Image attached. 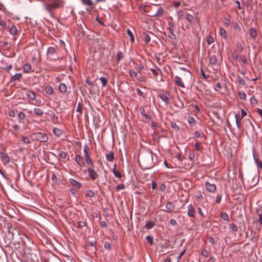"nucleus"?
I'll return each mask as SVG.
<instances>
[{
    "mask_svg": "<svg viewBox=\"0 0 262 262\" xmlns=\"http://www.w3.org/2000/svg\"><path fill=\"white\" fill-rule=\"evenodd\" d=\"M221 217L224 221H228L229 220L228 215L226 212H222Z\"/></svg>",
    "mask_w": 262,
    "mask_h": 262,
    "instance_id": "nucleus-34",
    "label": "nucleus"
},
{
    "mask_svg": "<svg viewBox=\"0 0 262 262\" xmlns=\"http://www.w3.org/2000/svg\"><path fill=\"white\" fill-rule=\"evenodd\" d=\"M166 209H167V210L166 211V212H171L173 211V210L174 209V208H175V206L173 204L172 202H168L166 204Z\"/></svg>",
    "mask_w": 262,
    "mask_h": 262,
    "instance_id": "nucleus-14",
    "label": "nucleus"
},
{
    "mask_svg": "<svg viewBox=\"0 0 262 262\" xmlns=\"http://www.w3.org/2000/svg\"><path fill=\"white\" fill-rule=\"evenodd\" d=\"M151 71L152 73V74L155 76H157L158 75V72L157 70L154 69H151Z\"/></svg>",
    "mask_w": 262,
    "mask_h": 262,
    "instance_id": "nucleus-64",
    "label": "nucleus"
},
{
    "mask_svg": "<svg viewBox=\"0 0 262 262\" xmlns=\"http://www.w3.org/2000/svg\"><path fill=\"white\" fill-rule=\"evenodd\" d=\"M159 96L165 104H168L169 103L170 95L168 92H162L159 94Z\"/></svg>",
    "mask_w": 262,
    "mask_h": 262,
    "instance_id": "nucleus-3",
    "label": "nucleus"
},
{
    "mask_svg": "<svg viewBox=\"0 0 262 262\" xmlns=\"http://www.w3.org/2000/svg\"><path fill=\"white\" fill-rule=\"evenodd\" d=\"M93 167V166L91 165V166L89 167L88 168V172L90 178L93 180H95L98 177V174L97 173V171L94 170Z\"/></svg>",
    "mask_w": 262,
    "mask_h": 262,
    "instance_id": "nucleus-4",
    "label": "nucleus"
},
{
    "mask_svg": "<svg viewBox=\"0 0 262 262\" xmlns=\"http://www.w3.org/2000/svg\"><path fill=\"white\" fill-rule=\"evenodd\" d=\"M129 75L132 78L138 79L140 82L143 81V78L142 77H138L137 72L134 70H130Z\"/></svg>",
    "mask_w": 262,
    "mask_h": 262,
    "instance_id": "nucleus-10",
    "label": "nucleus"
},
{
    "mask_svg": "<svg viewBox=\"0 0 262 262\" xmlns=\"http://www.w3.org/2000/svg\"><path fill=\"white\" fill-rule=\"evenodd\" d=\"M89 150V148L88 147V146H85L84 147V149H83V158L84 159V161H85V162L88 164L92 166H94L93 162L89 155V153H88Z\"/></svg>",
    "mask_w": 262,
    "mask_h": 262,
    "instance_id": "nucleus-2",
    "label": "nucleus"
},
{
    "mask_svg": "<svg viewBox=\"0 0 262 262\" xmlns=\"http://www.w3.org/2000/svg\"><path fill=\"white\" fill-rule=\"evenodd\" d=\"M177 13L179 19H183L185 18L183 11L182 10L177 11Z\"/></svg>",
    "mask_w": 262,
    "mask_h": 262,
    "instance_id": "nucleus-29",
    "label": "nucleus"
},
{
    "mask_svg": "<svg viewBox=\"0 0 262 262\" xmlns=\"http://www.w3.org/2000/svg\"><path fill=\"white\" fill-rule=\"evenodd\" d=\"M21 73H17L13 76L11 78V81H14L17 80H19L21 77Z\"/></svg>",
    "mask_w": 262,
    "mask_h": 262,
    "instance_id": "nucleus-28",
    "label": "nucleus"
},
{
    "mask_svg": "<svg viewBox=\"0 0 262 262\" xmlns=\"http://www.w3.org/2000/svg\"><path fill=\"white\" fill-rule=\"evenodd\" d=\"M1 159L4 164H7L10 162V159L7 154L1 153Z\"/></svg>",
    "mask_w": 262,
    "mask_h": 262,
    "instance_id": "nucleus-9",
    "label": "nucleus"
},
{
    "mask_svg": "<svg viewBox=\"0 0 262 262\" xmlns=\"http://www.w3.org/2000/svg\"><path fill=\"white\" fill-rule=\"evenodd\" d=\"M222 88V85L220 82H217L215 84V89L216 91L220 90Z\"/></svg>",
    "mask_w": 262,
    "mask_h": 262,
    "instance_id": "nucleus-57",
    "label": "nucleus"
},
{
    "mask_svg": "<svg viewBox=\"0 0 262 262\" xmlns=\"http://www.w3.org/2000/svg\"><path fill=\"white\" fill-rule=\"evenodd\" d=\"M206 42L208 45H210L214 42V39L211 36H208L206 38Z\"/></svg>",
    "mask_w": 262,
    "mask_h": 262,
    "instance_id": "nucleus-41",
    "label": "nucleus"
},
{
    "mask_svg": "<svg viewBox=\"0 0 262 262\" xmlns=\"http://www.w3.org/2000/svg\"><path fill=\"white\" fill-rule=\"evenodd\" d=\"M124 188V186L123 184H119L116 186V190H117L123 189Z\"/></svg>",
    "mask_w": 262,
    "mask_h": 262,
    "instance_id": "nucleus-55",
    "label": "nucleus"
},
{
    "mask_svg": "<svg viewBox=\"0 0 262 262\" xmlns=\"http://www.w3.org/2000/svg\"><path fill=\"white\" fill-rule=\"evenodd\" d=\"M208 56L209 57V62L212 65L216 64L217 59L215 55L211 54L210 52L208 53Z\"/></svg>",
    "mask_w": 262,
    "mask_h": 262,
    "instance_id": "nucleus-11",
    "label": "nucleus"
},
{
    "mask_svg": "<svg viewBox=\"0 0 262 262\" xmlns=\"http://www.w3.org/2000/svg\"><path fill=\"white\" fill-rule=\"evenodd\" d=\"M8 115L10 117H15V111L14 110H10L8 112Z\"/></svg>",
    "mask_w": 262,
    "mask_h": 262,
    "instance_id": "nucleus-53",
    "label": "nucleus"
},
{
    "mask_svg": "<svg viewBox=\"0 0 262 262\" xmlns=\"http://www.w3.org/2000/svg\"><path fill=\"white\" fill-rule=\"evenodd\" d=\"M100 80L101 81L102 83V85L103 87H104L106 85L107 83V80L106 78L105 77H101L100 78Z\"/></svg>",
    "mask_w": 262,
    "mask_h": 262,
    "instance_id": "nucleus-40",
    "label": "nucleus"
},
{
    "mask_svg": "<svg viewBox=\"0 0 262 262\" xmlns=\"http://www.w3.org/2000/svg\"><path fill=\"white\" fill-rule=\"evenodd\" d=\"M53 134L57 137H59L62 134V131L57 128H54L53 130Z\"/></svg>",
    "mask_w": 262,
    "mask_h": 262,
    "instance_id": "nucleus-27",
    "label": "nucleus"
},
{
    "mask_svg": "<svg viewBox=\"0 0 262 262\" xmlns=\"http://www.w3.org/2000/svg\"><path fill=\"white\" fill-rule=\"evenodd\" d=\"M23 70L25 73H29L33 71H31V66L29 63H26L23 65Z\"/></svg>",
    "mask_w": 262,
    "mask_h": 262,
    "instance_id": "nucleus-17",
    "label": "nucleus"
},
{
    "mask_svg": "<svg viewBox=\"0 0 262 262\" xmlns=\"http://www.w3.org/2000/svg\"><path fill=\"white\" fill-rule=\"evenodd\" d=\"M0 26L3 28H5L6 27V23L4 20H0Z\"/></svg>",
    "mask_w": 262,
    "mask_h": 262,
    "instance_id": "nucleus-59",
    "label": "nucleus"
},
{
    "mask_svg": "<svg viewBox=\"0 0 262 262\" xmlns=\"http://www.w3.org/2000/svg\"><path fill=\"white\" fill-rule=\"evenodd\" d=\"M127 33L128 36L130 37V40L132 42H134V35H133V33H132V32L129 29H127Z\"/></svg>",
    "mask_w": 262,
    "mask_h": 262,
    "instance_id": "nucleus-36",
    "label": "nucleus"
},
{
    "mask_svg": "<svg viewBox=\"0 0 262 262\" xmlns=\"http://www.w3.org/2000/svg\"><path fill=\"white\" fill-rule=\"evenodd\" d=\"M26 96L31 100H34L36 98V95L33 91H28L26 93Z\"/></svg>",
    "mask_w": 262,
    "mask_h": 262,
    "instance_id": "nucleus-15",
    "label": "nucleus"
},
{
    "mask_svg": "<svg viewBox=\"0 0 262 262\" xmlns=\"http://www.w3.org/2000/svg\"><path fill=\"white\" fill-rule=\"evenodd\" d=\"M229 227H230L231 230L233 232H235L237 230V227L234 223L230 224Z\"/></svg>",
    "mask_w": 262,
    "mask_h": 262,
    "instance_id": "nucleus-39",
    "label": "nucleus"
},
{
    "mask_svg": "<svg viewBox=\"0 0 262 262\" xmlns=\"http://www.w3.org/2000/svg\"><path fill=\"white\" fill-rule=\"evenodd\" d=\"M155 226V223L152 221H148L145 225V227L147 229H151Z\"/></svg>",
    "mask_w": 262,
    "mask_h": 262,
    "instance_id": "nucleus-30",
    "label": "nucleus"
},
{
    "mask_svg": "<svg viewBox=\"0 0 262 262\" xmlns=\"http://www.w3.org/2000/svg\"><path fill=\"white\" fill-rule=\"evenodd\" d=\"M187 215L192 218H195V209L192 204H189L187 207Z\"/></svg>",
    "mask_w": 262,
    "mask_h": 262,
    "instance_id": "nucleus-6",
    "label": "nucleus"
},
{
    "mask_svg": "<svg viewBox=\"0 0 262 262\" xmlns=\"http://www.w3.org/2000/svg\"><path fill=\"white\" fill-rule=\"evenodd\" d=\"M185 18H186V19L190 23H192V21L193 19V16L189 13H187L186 15Z\"/></svg>",
    "mask_w": 262,
    "mask_h": 262,
    "instance_id": "nucleus-35",
    "label": "nucleus"
},
{
    "mask_svg": "<svg viewBox=\"0 0 262 262\" xmlns=\"http://www.w3.org/2000/svg\"><path fill=\"white\" fill-rule=\"evenodd\" d=\"M257 166L258 168H262V163L258 160L256 161Z\"/></svg>",
    "mask_w": 262,
    "mask_h": 262,
    "instance_id": "nucleus-63",
    "label": "nucleus"
},
{
    "mask_svg": "<svg viewBox=\"0 0 262 262\" xmlns=\"http://www.w3.org/2000/svg\"><path fill=\"white\" fill-rule=\"evenodd\" d=\"M57 49L53 47H49L48 49L47 53L48 56L53 55L57 53Z\"/></svg>",
    "mask_w": 262,
    "mask_h": 262,
    "instance_id": "nucleus-20",
    "label": "nucleus"
},
{
    "mask_svg": "<svg viewBox=\"0 0 262 262\" xmlns=\"http://www.w3.org/2000/svg\"><path fill=\"white\" fill-rule=\"evenodd\" d=\"M201 255L204 257H207L209 255L208 251L206 249H203L201 251Z\"/></svg>",
    "mask_w": 262,
    "mask_h": 262,
    "instance_id": "nucleus-43",
    "label": "nucleus"
},
{
    "mask_svg": "<svg viewBox=\"0 0 262 262\" xmlns=\"http://www.w3.org/2000/svg\"><path fill=\"white\" fill-rule=\"evenodd\" d=\"M195 154L194 152L192 151H190L188 152V158L190 160L193 161L195 158Z\"/></svg>",
    "mask_w": 262,
    "mask_h": 262,
    "instance_id": "nucleus-37",
    "label": "nucleus"
},
{
    "mask_svg": "<svg viewBox=\"0 0 262 262\" xmlns=\"http://www.w3.org/2000/svg\"><path fill=\"white\" fill-rule=\"evenodd\" d=\"M250 36L253 38H255L257 36V32L254 28H251L250 29Z\"/></svg>",
    "mask_w": 262,
    "mask_h": 262,
    "instance_id": "nucleus-32",
    "label": "nucleus"
},
{
    "mask_svg": "<svg viewBox=\"0 0 262 262\" xmlns=\"http://www.w3.org/2000/svg\"><path fill=\"white\" fill-rule=\"evenodd\" d=\"M170 223L172 226H176L177 225V223L176 221L174 219H171L170 220Z\"/></svg>",
    "mask_w": 262,
    "mask_h": 262,
    "instance_id": "nucleus-62",
    "label": "nucleus"
},
{
    "mask_svg": "<svg viewBox=\"0 0 262 262\" xmlns=\"http://www.w3.org/2000/svg\"><path fill=\"white\" fill-rule=\"evenodd\" d=\"M175 83L179 86L185 88L184 83L182 81V78L178 76H176L174 78Z\"/></svg>",
    "mask_w": 262,
    "mask_h": 262,
    "instance_id": "nucleus-13",
    "label": "nucleus"
},
{
    "mask_svg": "<svg viewBox=\"0 0 262 262\" xmlns=\"http://www.w3.org/2000/svg\"><path fill=\"white\" fill-rule=\"evenodd\" d=\"M83 5L89 7L90 9H92L93 2L91 0H82Z\"/></svg>",
    "mask_w": 262,
    "mask_h": 262,
    "instance_id": "nucleus-25",
    "label": "nucleus"
},
{
    "mask_svg": "<svg viewBox=\"0 0 262 262\" xmlns=\"http://www.w3.org/2000/svg\"><path fill=\"white\" fill-rule=\"evenodd\" d=\"M258 222L262 225V212L258 214Z\"/></svg>",
    "mask_w": 262,
    "mask_h": 262,
    "instance_id": "nucleus-61",
    "label": "nucleus"
},
{
    "mask_svg": "<svg viewBox=\"0 0 262 262\" xmlns=\"http://www.w3.org/2000/svg\"><path fill=\"white\" fill-rule=\"evenodd\" d=\"M239 96L241 99H244L246 98V94L244 92H240L239 93Z\"/></svg>",
    "mask_w": 262,
    "mask_h": 262,
    "instance_id": "nucleus-58",
    "label": "nucleus"
},
{
    "mask_svg": "<svg viewBox=\"0 0 262 262\" xmlns=\"http://www.w3.org/2000/svg\"><path fill=\"white\" fill-rule=\"evenodd\" d=\"M113 173L114 174V175L117 177V178H121V177H122V175L121 174V173L119 172V171L118 170H116L115 168L113 169Z\"/></svg>",
    "mask_w": 262,
    "mask_h": 262,
    "instance_id": "nucleus-42",
    "label": "nucleus"
},
{
    "mask_svg": "<svg viewBox=\"0 0 262 262\" xmlns=\"http://www.w3.org/2000/svg\"><path fill=\"white\" fill-rule=\"evenodd\" d=\"M123 58V53L119 51L117 53V60L119 62V61H120L121 59H122Z\"/></svg>",
    "mask_w": 262,
    "mask_h": 262,
    "instance_id": "nucleus-45",
    "label": "nucleus"
},
{
    "mask_svg": "<svg viewBox=\"0 0 262 262\" xmlns=\"http://www.w3.org/2000/svg\"><path fill=\"white\" fill-rule=\"evenodd\" d=\"M136 92H137V94L139 96H141L142 97H144V93L142 91H141L139 89H136Z\"/></svg>",
    "mask_w": 262,
    "mask_h": 262,
    "instance_id": "nucleus-48",
    "label": "nucleus"
},
{
    "mask_svg": "<svg viewBox=\"0 0 262 262\" xmlns=\"http://www.w3.org/2000/svg\"><path fill=\"white\" fill-rule=\"evenodd\" d=\"M146 238L149 244L151 245L152 244V237L151 236L148 235L146 236Z\"/></svg>",
    "mask_w": 262,
    "mask_h": 262,
    "instance_id": "nucleus-51",
    "label": "nucleus"
},
{
    "mask_svg": "<svg viewBox=\"0 0 262 262\" xmlns=\"http://www.w3.org/2000/svg\"><path fill=\"white\" fill-rule=\"evenodd\" d=\"M75 161L77 164L81 167H83L85 165V163L84 161V159L82 157L80 156L79 155H76L75 158Z\"/></svg>",
    "mask_w": 262,
    "mask_h": 262,
    "instance_id": "nucleus-7",
    "label": "nucleus"
},
{
    "mask_svg": "<svg viewBox=\"0 0 262 262\" xmlns=\"http://www.w3.org/2000/svg\"><path fill=\"white\" fill-rule=\"evenodd\" d=\"M168 36L171 39H174L176 38V35L173 33V29L171 28H168Z\"/></svg>",
    "mask_w": 262,
    "mask_h": 262,
    "instance_id": "nucleus-22",
    "label": "nucleus"
},
{
    "mask_svg": "<svg viewBox=\"0 0 262 262\" xmlns=\"http://www.w3.org/2000/svg\"><path fill=\"white\" fill-rule=\"evenodd\" d=\"M78 226L79 227H84L86 226V223L83 221H79L78 222Z\"/></svg>",
    "mask_w": 262,
    "mask_h": 262,
    "instance_id": "nucleus-50",
    "label": "nucleus"
},
{
    "mask_svg": "<svg viewBox=\"0 0 262 262\" xmlns=\"http://www.w3.org/2000/svg\"><path fill=\"white\" fill-rule=\"evenodd\" d=\"M86 195L89 196V197H91H91L94 196V193L92 190H88L86 191Z\"/></svg>",
    "mask_w": 262,
    "mask_h": 262,
    "instance_id": "nucleus-46",
    "label": "nucleus"
},
{
    "mask_svg": "<svg viewBox=\"0 0 262 262\" xmlns=\"http://www.w3.org/2000/svg\"><path fill=\"white\" fill-rule=\"evenodd\" d=\"M106 159L108 161L112 162L114 159L113 152L111 151L109 153L106 154Z\"/></svg>",
    "mask_w": 262,
    "mask_h": 262,
    "instance_id": "nucleus-24",
    "label": "nucleus"
},
{
    "mask_svg": "<svg viewBox=\"0 0 262 262\" xmlns=\"http://www.w3.org/2000/svg\"><path fill=\"white\" fill-rule=\"evenodd\" d=\"M18 117L20 120H23L25 119L26 115L24 113L20 112H19V113L18 114Z\"/></svg>",
    "mask_w": 262,
    "mask_h": 262,
    "instance_id": "nucleus-44",
    "label": "nucleus"
},
{
    "mask_svg": "<svg viewBox=\"0 0 262 262\" xmlns=\"http://www.w3.org/2000/svg\"><path fill=\"white\" fill-rule=\"evenodd\" d=\"M104 248L107 250H110L111 249V246L109 242H105L104 243Z\"/></svg>",
    "mask_w": 262,
    "mask_h": 262,
    "instance_id": "nucleus-52",
    "label": "nucleus"
},
{
    "mask_svg": "<svg viewBox=\"0 0 262 262\" xmlns=\"http://www.w3.org/2000/svg\"><path fill=\"white\" fill-rule=\"evenodd\" d=\"M165 188H166V186L164 184L162 183L160 185V190H161L162 191H164L165 189Z\"/></svg>",
    "mask_w": 262,
    "mask_h": 262,
    "instance_id": "nucleus-60",
    "label": "nucleus"
},
{
    "mask_svg": "<svg viewBox=\"0 0 262 262\" xmlns=\"http://www.w3.org/2000/svg\"><path fill=\"white\" fill-rule=\"evenodd\" d=\"M197 210L199 214L201 216V217L203 218L205 216L203 212L202 211V210L200 207H198Z\"/></svg>",
    "mask_w": 262,
    "mask_h": 262,
    "instance_id": "nucleus-49",
    "label": "nucleus"
},
{
    "mask_svg": "<svg viewBox=\"0 0 262 262\" xmlns=\"http://www.w3.org/2000/svg\"><path fill=\"white\" fill-rule=\"evenodd\" d=\"M10 32L12 35L16 34V33L17 32V28H16V27L14 26V25L12 26V27H11L10 30Z\"/></svg>",
    "mask_w": 262,
    "mask_h": 262,
    "instance_id": "nucleus-33",
    "label": "nucleus"
},
{
    "mask_svg": "<svg viewBox=\"0 0 262 262\" xmlns=\"http://www.w3.org/2000/svg\"><path fill=\"white\" fill-rule=\"evenodd\" d=\"M36 138L38 141L42 142H46L48 140L47 134L43 133H37L36 134Z\"/></svg>",
    "mask_w": 262,
    "mask_h": 262,
    "instance_id": "nucleus-5",
    "label": "nucleus"
},
{
    "mask_svg": "<svg viewBox=\"0 0 262 262\" xmlns=\"http://www.w3.org/2000/svg\"><path fill=\"white\" fill-rule=\"evenodd\" d=\"M241 59L243 62V65H246L247 64V60L245 56H243L241 58Z\"/></svg>",
    "mask_w": 262,
    "mask_h": 262,
    "instance_id": "nucleus-54",
    "label": "nucleus"
},
{
    "mask_svg": "<svg viewBox=\"0 0 262 262\" xmlns=\"http://www.w3.org/2000/svg\"><path fill=\"white\" fill-rule=\"evenodd\" d=\"M69 181L70 184L76 188H80L82 186V184L80 183L77 182L74 179L71 178Z\"/></svg>",
    "mask_w": 262,
    "mask_h": 262,
    "instance_id": "nucleus-12",
    "label": "nucleus"
},
{
    "mask_svg": "<svg viewBox=\"0 0 262 262\" xmlns=\"http://www.w3.org/2000/svg\"><path fill=\"white\" fill-rule=\"evenodd\" d=\"M21 141L23 142H24L25 143H27V144H29L30 142L29 138L28 137H25V136H22L21 137Z\"/></svg>",
    "mask_w": 262,
    "mask_h": 262,
    "instance_id": "nucleus-38",
    "label": "nucleus"
},
{
    "mask_svg": "<svg viewBox=\"0 0 262 262\" xmlns=\"http://www.w3.org/2000/svg\"><path fill=\"white\" fill-rule=\"evenodd\" d=\"M59 157L62 159H65L67 157V154L63 151H61L59 154Z\"/></svg>",
    "mask_w": 262,
    "mask_h": 262,
    "instance_id": "nucleus-47",
    "label": "nucleus"
},
{
    "mask_svg": "<svg viewBox=\"0 0 262 262\" xmlns=\"http://www.w3.org/2000/svg\"><path fill=\"white\" fill-rule=\"evenodd\" d=\"M141 38L146 43H148L150 40L149 35L146 33H143L141 35Z\"/></svg>",
    "mask_w": 262,
    "mask_h": 262,
    "instance_id": "nucleus-18",
    "label": "nucleus"
},
{
    "mask_svg": "<svg viewBox=\"0 0 262 262\" xmlns=\"http://www.w3.org/2000/svg\"><path fill=\"white\" fill-rule=\"evenodd\" d=\"M235 118L236 125L238 128H241V119H242L241 118L239 119V118H240L239 114H236L235 115Z\"/></svg>",
    "mask_w": 262,
    "mask_h": 262,
    "instance_id": "nucleus-26",
    "label": "nucleus"
},
{
    "mask_svg": "<svg viewBox=\"0 0 262 262\" xmlns=\"http://www.w3.org/2000/svg\"><path fill=\"white\" fill-rule=\"evenodd\" d=\"M188 121L190 125H192L194 122V119L193 117H190L188 118Z\"/></svg>",
    "mask_w": 262,
    "mask_h": 262,
    "instance_id": "nucleus-56",
    "label": "nucleus"
},
{
    "mask_svg": "<svg viewBox=\"0 0 262 262\" xmlns=\"http://www.w3.org/2000/svg\"><path fill=\"white\" fill-rule=\"evenodd\" d=\"M45 92L48 95H53L54 93V90L53 88L50 85H47L45 87Z\"/></svg>",
    "mask_w": 262,
    "mask_h": 262,
    "instance_id": "nucleus-19",
    "label": "nucleus"
},
{
    "mask_svg": "<svg viewBox=\"0 0 262 262\" xmlns=\"http://www.w3.org/2000/svg\"><path fill=\"white\" fill-rule=\"evenodd\" d=\"M64 6V2L62 0H55L51 3L45 5V9L50 13L53 10L63 8Z\"/></svg>",
    "mask_w": 262,
    "mask_h": 262,
    "instance_id": "nucleus-1",
    "label": "nucleus"
},
{
    "mask_svg": "<svg viewBox=\"0 0 262 262\" xmlns=\"http://www.w3.org/2000/svg\"><path fill=\"white\" fill-rule=\"evenodd\" d=\"M194 147L195 149L198 151H201L203 149V147L199 142H196L195 143Z\"/></svg>",
    "mask_w": 262,
    "mask_h": 262,
    "instance_id": "nucleus-31",
    "label": "nucleus"
},
{
    "mask_svg": "<svg viewBox=\"0 0 262 262\" xmlns=\"http://www.w3.org/2000/svg\"><path fill=\"white\" fill-rule=\"evenodd\" d=\"M206 188L207 191L213 193L216 190V185L214 184L207 182L206 183Z\"/></svg>",
    "mask_w": 262,
    "mask_h": 262,
    "instance_id": "nucleus-8",
    "label": "nucleus"
},
{
    "mask_svg": "<svg viewBox=\"0 0 262 262\" xmlns=\"http://www.w3.org/2000/svg\"><path fill=\"white\" fill-rule=\"evenodd\" d=\"M34 112L37 116H41L43 114V111L40 108L35 107L34 108Z\"/></svg>",
    "mask_w": 262,
    "mask_h": 262,
    "instance_id": "nucleus-21",
    "label": "nucleus"
},
{
    "mask_svg": "<svg viewBox=\"0 0 262 262\" xmlns=\"http://www.w3.org/2000/svg\"><path fill=\"white\" fill-rule=\"evenodd\" d=\"M59 90L61 93H66L67 90V85L64 83H60L59 85Z\"/></svg>",
    "mask_w": 262,
    "mask_h": 262,
    "instance_id": "nucleus-23",
    "label": "nucleus"
},
{
    "mask_svg": "<svg viewBox=\"0 0 262 262\" xmlns=\"http://www.w3.org/2000/svg\"><path fill=\"white\" fill-rule=\"evenodd\" d=\"M219 32L220 36L222 38H223L225 40L227 39L228 36L227 35L226 31L224 29H223V28H220Z\"/></svg>",
    "mask_w": 262,
    "mask_h": 262,
    "instance_id": "nucleus-16",
    "label": "nucleus"
}]
</instances>
